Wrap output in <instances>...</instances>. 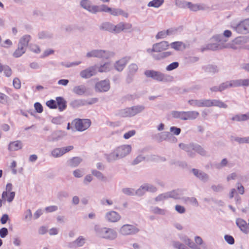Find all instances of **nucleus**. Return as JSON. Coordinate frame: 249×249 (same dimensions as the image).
I'll return each mask as SVG.
<instances>
[{
    "label": "nucleus",
    "mask_w": 249,
    "mask_h": 249,
    "mask_svg": "<svg viewBox=\"0 0 249 249\" xmlns=\"http://www.w3.org/2000/svg\"><path fill=\"white\" fill-rule=\"evenodd\" d=\"M96 235L100 238L113 240L117 237L116 231L112 229L106 227L101 228L98 225L94 227Z\"/></svg>",
    "instance_id": "nucleus-1"
},
{
    "label": "nucleus",
    "mask_w": 249,
    "mask_h": 249,
    "mask_svg": "<svg viewBox=\"0 0 249 249\" xmlns=\"http://www.w3.org/2000/svg\"><path fill=\"white\" fill-rule=\"evenodd\" d=\"M199 112L196 111H174L172 112V115L174 118L180 119L182 120L195 119L199 116Z\"/></svg>",
    "instance_id": "nucleus-2"
},
{
    "label": "nucleus",
    "mask_w": 249,
    "mask_h": 249,
    "mask_svg": "<svg viewBox=\"0 0 249 249\" xmlns=\"http://www.w3.org/2000/svg\"><path fill=\"white\" fill-rule=\"evenodd\" d=\"M71 124L77 131H83L90 126L91 121L89 119H75L72 122Z\"/></svg>",
    "instance_id": "nucleus-3"
},
{
    "label": "nucleus",
    "mask_w": 249,
    "mask_h": 249,
    "mask_svg": "<svg viewBox=\"0 0 249 249\" xmlns=\"http://www.w3.org/2000/svg\"><path fill=\"white\" fill-rule=\"evenodd\" d=\"M131 151V147L130 145H122L117 148L110 156L113 159L123 158L128 154Z\"/></svg>",
    "instance_id": "nucleus-4"
},
{
    "label": "nucleus",
    "mask_w": 249,
    "mask_h": 249,
    "mask_svg": "<svg viewBox=\"0 0 249 249\" xmlns=\"http://www.w3.org/2000/svg\"><path fill=\"white\" fill-rule=\"evenodd\" d=\"M170 44L167 41H163L153 45L152 49H147L148 53H152L154 52L160 53L167 50Z\"/></svg>",
    "instance_id": "nucleus-5"
},
{
    "label": "nucleus",
    "mask_w": 249,
    "mask_h": 249,
    "mask_svg": "<svg viewBox=\"0 0 249 249\" xmlns=\"http://www.w3.org/2000/svg\"><path fill=\"white\" fill-rule=\"evenodd\" d=\"M212 106H217L220 107L226 108L227 106L218 100H201L200 107H210Z\"/></svg>",
    "instance_id": "nucleus-6"
},
{
    "label": "nucleus",
    "mask_w": 249,
    "mask_h": 249,
    "mask_svg": "<svg viewBox=\"0 0 249 249\" xmlns=\"http://www.w3.org/2000/svg\"><path fill=\"white\" fill-rule=\"evenodd\" d=\"M139 230L136 227L129 224H125L121 227L120 232L124 235L136 234Z\"/></svg>",
    "instance_id": "nucleus-7"
},
{
    "label": "nucleus",
    "mask_w": 249,
    "mask_h": 249,
    "mask_svg": "<svg viewBox=\"0 0 249 249\" xmlns=\"http://www.w3.org/2000/svg\"><path fill=\"white\" fill-rule=\"evenodd\" d=\"M234 29L239 34H246L249 32V18L241 21Z\"/></svg>",
    "instance_id": "nucleus-8"
},
{
    "label": "nucleus",
    "mask_w": 249,
    "mask_h": 249,
    "mask_svg": "<svg viewBox=\"0 0 249 249\" xmlns=\"http://www.w3.org/2000/svg\"><path fill=\"white\" fill-rule=\"evenodd\" d=\"M144 74L146 77H151L157 81H162L166 79L164 75L159 71L147 70L144 72Z\"/></svg>",
    "instance_id": "nucleus-9"
},
{
    "label": "nucleus",
    "mask_w": 249,
    "mask_h": 249,
    "mask_svg": "<svg viewBox=\"0 0 249 249\" xmlns=\"http://www.w3.org/2000/svg\"><path fill=\"white\" fill-rule=\"evenodd\" d=\"M109 53L105 51L101 50H94L89 52L87 54L88 57H98V58H108L109 57Z\"/></svg>",
    "instance_id": "nucleus-10"
},
{
    "label": "nucleus",
    "mask_w": 249,
    "mask_h": 249,
    "mask_svg": "<svg viewBox=\"0 0 249 249\" xmlns=\"http://www.w3.org/2000/svg\"><path fill=\"white\" fill-rule=\"evenodd\" d=\"M110 84L108 80H103L95 85V89L99 92H106L109 90Z\"/></svg>",
    "instance_id": "nucleus-11"
},
{
    "label": "nucleus",
    "mask_w": 249,
    "mask_h": 249,
    "mask_svg": "<svg viewBox=\"0 0 249 249\" xmlns=\"http://www.w3.org/2000/svg\"><path fill=\"white\" fill-rule=\"evenodd\" d=\"M97 73L95 67H90L82 71L80 73V76L83 78H89Z\"/></svg>",
    "instance_id": "nucleus-12"
},
{
    "label": "nucleus",
    "mask_w": 249,
    "mask_h": 249,
    "mask_svg": "<svg viewBox=\"0 0 249 249\" xmlns=\"http://www.w3.org/2000/svg\"><path fill=\"white\" fill-rule=\"evenodd\" d=\"M121 218L120 214L114 211L108 212L106 214V219L110 222H116L120 220Z\"/></svg>",
    "instance_id": "nucleus-13"
},
{
    "label": "nucleus",
    "mask_w": 249,
    "mask_h": 249,
    "mask_svg": "<svg viewBox=\"0 0 249 249\" xmlns=\"http://www.w3.org/2000/svg\"><path fill=\"white\" fill-rule=\"evenodd\" d=\"M132 28V25L128 23L120 22L116 25H114L113 32L118 33L122 31L129 30Z\"/></svg>",
    "instance_id": "nucleus-14"
},
{
    "label": "nucleus",
    "mask_w": 249,
    "mask_h": 249,
    "mask_svg": "<svg viewBox=\"0 0 249 249\" xmlns=\"http://www.w3.org/2000/svg\"><path fill=\"white\" fill-rule=\"evenodd\" d=\"M23 143L21 141L17 140L10 142L8 145V150L10 152L16 151L22 149Z\"/></svg>",
    "instance_id": "nucleus-15"
},
{
    "label": "nucleus",
    "mask_w": 249,
    "mask_h": 249,
    "mask_svg": "<svg viewBox=\"0 0 249 249\" xmlns=\"http://www.w3.org/2000/svg\"><path fill=\"white\" fill-rule=\"evenodd\" d=\"M81 5L84 9L88 10L92 13H97V6L91 5L90 2L88 0H82L81 1Z\"/></svg>",
    "instance_id": "nucleus-16"
},
{
    "label": "nucleus",
    "mask_w": 249,
    "mask_h": 249,
    "mask_svg": "<svg viewBox=\"0 0 249 249\" xmlns=\"http://www.w3.org/2000/svg\"><path fill=\"white\" fill-rule=\"evenodd\" d=\"M236 223L243 232L247 233L249 231V226L245 220L240 218H237L236 220Z\"/></svg>",
    "instance_id": "nucleus-17"
},
{
    "label": "nucleus",
    "mask_w": 249,
    "mask_h": 249,
    "mask_svg": "<svg viewBox=\"0 0 249 249\" xmlns=\"http://www.w3.org/2000/svg\"><path fill=\"white\" fill-rule=\"evenodd\" d=\"M231 120L235 122H243L249 120V112L247 114H236L233 116Z\"/></svg>",
    "instance_id": "nucleus-18"
},
{
    "label": "nucleus",
    "mask_w": 249,
    "mask_h": 249,
    "mask_svg": "<svg viewBox=\"0 0 249 249\" xmlns=\"http://www.w3.org/2000/svg\"><path fill=\"white\" fill-rule=\"evenodd\" d=\"M186 5L190 10L195 12L202 10L204 9V7L203 5L195 4L191 2H187Z\"/></svg>",
    "instance_id": "nucleus-19"
},
{
    "label": "nucleus",
    "mask_w": 249,
    "mask_h": 249,
    "mask_svg": "<svg viewBox=\"0 0 249 249\" xmlns=\"http://www.w3.org/2000/svg\"><path fill=\"white\" fill-rule=\"evenodd\" d=\"M15 196L14 192H7V191H4L2 194L1 197L4 201L11 202L14 199Z\"/></svg>",
    "instance_id": "nucleus-20"
},
{
    "label": "nucleus",
    "mask_w": 249,
    "mask_h": 249,
    "mask_svg": "<svg viewBox=\"0 0 249 249\" xmlns=\"http://www.w3.org/2000/svg\"><path fill=\"white\" fill-rule=\"evenodd\" d=\"M56 106L58 107L60 111L64 110L67 107L66 102L64 99L60 97H57L56 99Z\"/></svg>",
    "instance_id": "nucleus-21"
},
{
    "label": "nucleus",
    "mask_w": 249,
    "mask_h": 249,
    "mask_svg": "<svg viewBox=\"0 0 249 249\" xmlns=\"http://www.w3.org/2000/svg\"><path fill=\"white\" fill-rule=\"evenodd\" d=\"M127 63V60L126 58H122L116 62L115 66V68L118 71H121L124 69Z\"/></svg>",
    "instance_id": "nucleus-22"
},
{
    "label": "nucleus",
    "mask_w": 249,
    "mask_h": 249,
    "mask_svg": "<svg viewBox=\"0 0 249 249\" xmlns=\"http://www.w3.org/2000/svg\"><path fill=\"white\" fill-rule=\"evenodd\" d=\"M31 39V36L30 35H25L20 38L18 44L19 45H21L26 48L28 46Z\"/></svg>",
    "instance_id": "nucleus-23"
},
{
    "label": "nucleus",
    "mask_w": 249,
    "mask_h": 249,
    "mask_svg": "<svg viewBox=\"0 0 249 249\" xmlns=\"http://www.w3.org/2000/svg\"><path fill=\"white\" fill-rule=\"evenodd\" d=\"M233 87L248 86H249V79H239L233 81Z\"/></svg>",
    "instance_id": "nucleus-24"
},
{
    "label": "nucleus",
    "mask_w": 249,
    "mask_h": 249,
    "mask_svg": "<svg viewBox=\"0 0 249 249\" xmlns=\"http://www.w3.org/2000/svg\"><path fill=\"white\" fill-rule=\"evenodd\" d=\"M26 48L21 45L18 44V48L15 50L13 53V56L15 57H19L24 54L26 52Z\"/></svg>",
    "instance_id": "nucleus-25"
},
{
    "label": "nucleus",
    "mask_w": 249,
    "mask_h": 249,
    "mask_svg": "<svg viewBox=\"0 0 249 249\" xmlns=\"http://www.w3.org/2000/svg\"><path fill=\"white\" fill-rule=\"evenodd\" d=\"M109 13L114 16H118L119 15H123L124 17L127 18L128 17V14L124 12L122 10L117 8H111L109 12Z\"/></svg>",
    "instance_id": "nucleus-26"
},
{
    "label": "nucleus",
    "mask_w": 249,
    "mask_h": 249,
    "mask_svg": "<svg viewBox=\"0 0 249 249\" xmlns=\"http://www.w3.org/2000/svg\"><path fill=\"white\" fill-rule=\"evenodd\" d=\"M3 71L5 75L7 77H10L12 75V70L11 68L6 65H3L0 63V72Z\"/></svg>",
    "instance_id": "nucleus-27"
},
{
    "label": "nucleus",
    "mask_w": 249,
    "mask_h": 249,
    "mask_svg": "<svg viewBox=\"0 0 249 249\" xmlns=\"http://www.w3.org/2000/svg\"><path fill=\"white\" fill-rule=\"evenodd\" d=\"M172 54V53L171 52H165L160 53L158 54H152V56L156 60H160L167 57L171 55Z\"/></svg>",
    "instance_id": "nucleus-28"
},
{
    "label": "nucleus",
    "mask_w": 249,
    "mask_h": 249,
    "mask_svg": "<svg viewBox=\"0 0 249 249\" xmlns=\"http://www.w3.org/2000/svg\"><path fill=\"white\" fill-rule=\"evenodd\" d=\"M164 0H152L148 2L147 6L148 7H153L158 8L164 3Z\"/></svg>",
    "instance_id": "nucleus-29"
},
{
    "label": "nucleus",
    "mask_w": 249,
    "mask_h": 249,
    "mask_svg": "<svg viewBox=\"0 0 249 249\" xmlns=\"http://www.w3.org/2000/svg\"><path fill=\"white\" fill-rule=\"evenodd\" d=\"M73 92L78 95H82L86 92V89L84 86L81 85L76 86L73 88Z\"/></svg>",
    "instance_id": "nucleus-30"
},
{
    "label": "nucleus",
    "mask_w": 249,
    "mask_h": 249,
    "mask_svg": "<svg viewBox=\"0 0 249 249\" xmlns=\"http://www.w3.org/2000/svg\"><path fill=\"white\" fill-rule=\"evenodd\" d=\"M192 171L196 177L201 179H205L208 178L207 174H205L204 173L199 172L197 169H193Z\"/></svg>",
    "instance_id": "nucleus-31"
},
{
    "label": "nucleus",
    "mask_w": 249,
    "mask_h": 249,
    "mask_svg": "<svg viewBox=\"0 0 249 249\" xmlns=\"http://www.w3.org/2000/svg\"><path fill=\"white\" fill-rule=\"evenodd\" d=\"M52 156L54 158H57L64 155L62 148H57L54 149L52 152Z\"/></svg>",
    "instance_id": "nucleus-32"
},
{
    "label": "nucleus",
    "mask_w": 249,
    "mask_h": 249,
    "mask_svg": "<svg viewBox=\"0 0 249 249\" xmlns=\"http://www.w3.org/2000/svg\"><path fill=\"white\" fill-rule=\"evenodd\" d=\"M142 190L144 191H149L151 192H154L156 191L157 189L155 187L149 185L148 184H145L143 186H142L140 188L139 190Z\"/></svg>",
    "instance_id": "nucleus-33"
},
{
    "label": "nucleus",
    "mask_w": 249,
    "mask_h": 249,
    "mask_svg": "<svg viewBox=\"0 0 249 249\" xmlns=\"http://www.w3.org/2000/svg\"><path fill=\"white\" fill-rule=\"evenodd\" d=\"M169 30L159 32L156 36V38L157 39L164 38L169 35Z\"/></svg>",
    "instance_id": "nucleus-34"
},
{
    "label": "nucleus",
    "mask_w": 249,
    "mask_h": 249,
    "mask_svg": "<svg viewBox=\"0 0 249 249\" xmlns=\"http://www.w3.org/2000/svg\"><path fill=\"white\" fill-rule=\"evenodd\" d=\"M114 25L110 22H106L102 24L101 28L105 30L113 32Z\"/></svg>",
    "instance_id": "nucleus-35"
},
{
    "label": "nucleus",
    "mask_w": 249,
    "mask_h": 249,
    "mask_svg": "<svg viewBox=\"0 0 249 249\" xmlns=\"http://www.w3.org/2000/svg\"><path fill=\"white\" fill-rule=\"evenodd\" d=\"M92 175L95 176L97 178L102 181H106V178L103 175V174L97 171V170H92L91 172Z\"/></svg>",
    "instance_id": "nucleus-36"
},
{
    "label": "nucleus",
    "mask_w": 249,
    "mask_h": 249,
    "mask_svg": "<svg viewBox=\"0 0 249 249\" xmlns=\"http://www.w3.org/2000/svg\"><path fill=\"white\" fill-rule=\"evenodd\" d=\"M81 161V159L78 157H74L70 160V166L73 167L77 166Z\"/></svg>",
    "instance_id": "nucleus-37"
},
{
    "label": "nucleus",
    "mask_w": 249,
    "mask_h": 249,
    "mask_svg": "<svg viewBox=\"0 0 249 249\" xmlns=\"http://www.w3.org/2000/svg\"><path fill=\"white\" fill-rule=\"evenodd\" d=\"M171 47L176 50H180L182 47L184 46V44L182 42L176 41L171 43Z\"/></svg>",
    "instance_id": "nucleus-38"
},
{
    "label": "nucleus",
    "mask_w": 249,
    "mask_h": 249,
    "mask_svg": "<svg viewBox=\"0 0 249 249\" xmlns=\"http://www.w3.org/2000/svg\"><path fill=\"white\" fill-rule=\"evenodd\" d=\"M85 242V239L82 236H79L74 241L73 243L76 247H81L84 245Z\"/></svg>",
    "instance_id": "nucleus-39"
},
{
    "label": "nucleus",
    "mask_w": 249,
    "mask_h": 249,
    "mask_svg": "<svg viewBox=\"0 0 249 249\" xmlns=\"http://www.w3.org/2000/svg\"><path fill=\"white\" fill-rule=\"evenodd\" d=\"M111 10V8L108 7L105 4H102L100 7L97 6V12H105L109 13Z\"/></svg>",
    "instance_id": "nucleus-40"
},
{
    "label": "nucleus",
    "mask_w": 249,
    "mask_h": 249,
    "mask_svg": "<svg viewBox=\"0 0 249 249\" xmlns=\"http://www.w3.org/2000/svg\"><path fill=\"white\" fill-rule=\"evenodd\" d=\"M233 81L231 82H227L226 83H224L221 84L219 87V90L222 91L224 90L225 89L228 88V87H233Z\"/></svg>",
    "instance_id": "nucleus-41"
},
{
    "label": "nucleus",
    "mask_w": 249,
    "mask_h": 249,
    "mask_svg": "<svg viewBox=\"0 0 249 249\" xmlns=\"http://www.w3.org/2000/svg\"><path fill=\"white\" fill-rule=\"evenodd\" d=\"M30 49L32 52L36 53H38L41 52L39 47L36 44H31L30 45Z\"/></svg>",
    "instance_id": "nucleus-42"
},
{
    "label": "nucleus",
    "mask_w": 249,
    "mask_h": 249,
    "mask_svg": "<svg viewBox=\"0 0 249 249\" xmlns=\"http://www.w3.org/2000/svg\"><path fill=\"white\" fill-rule=\"evenodd\" d=\"M152 212L155 214L164 215L165 214V211L164 209L158 207H154L152 209Z\"/></svg>",
    "instance_id": "nucleus-43"
},
{
    "label": "nucleus",
    "mask_w": 249,
    "mask_h": 249,
    "mask_svg": "<svg viewBox=\"0 0 249 249\" xmlns=\"http://www.w3.org/2000/svg\"><path fill=\"white\" fill-rule=\"evenodd\" d=\"M8 102V97L5 94L0 92V103L7 104Z\"/></svg>",
    "instance_id": "nucleus-44"
},
{
    "label": "nucleus",
    "mask_w": 249,
    "mask_h": 249,
    "mask_svg": "<svg viewBox=\"0 0 249 249\" xmlns=\"http://www.w3.org/2000/svg\"><path fill=\"white\" fill-rule=\"evenodd\" d=\"M46 105L50 108L55 109L57 108L56 102L53 100H50L46 102Z\"/></svg>",
    "instance_id": "nucleus-45"
},
{
    "label": "nucleus",
    "mask_w": 249,
    "mask_h": 249,
    "mask_svg": "<svg viewBox=\"0 0 249 249\" xmlns=\"http://www.w3.org/2000/svg\"><path fill=\"white\" fill-rule=\"evenodd\" d=\"M178 63L177 62H174L169 64L166 68L167 71H172L178 67Z\"/></svg>",
    "instance_id": "nucleus-46"
},
{
    "label": "nucleus",
    "mask_w": 249,
    "mask_h": 249,
    "mask_svg": "<svg viewBox=\"0 0 249 249\" xmlns=\"http://www.w3.org/2000/svg\"><path fill=\"white\" fill-rule=\"evenodd\" d=\"M13 85L16 89H19L21 88V82L18 78H15L13 79Z\"/></svg>",
    "instance_id": "nucleus-47"
},
{
    "label": "nucleus",
    "mask_w": 249,
    "mask_h": 249,
    "mask_svg": "<svg viewBox=\"0 0 249 249\" xmlns=\"http://www.w3.org/2000/svg\"><path fill=\"white\" fill-rule=\"evenodd\" d=\"M34 107L36 111L39 113L42 112L43 110L41 104L38 102L35 103Z\"/></svg>",
    "instance_id": "nucleus-48"
},
{
    "label": "nucleus",
    "mask_w": 249,
    "mask_h": 249,
    "mask_svg": "<svg viewBox=\"0 0 249 249\" xmlns=\"http://www.w3.org/2000/svg\"><path fill=\"white\" fill-rule=\"evenodd\" d=\"M136 134V131L134 130L129 131L128 132L125 133L124 135V138L125 139H128L130 137L133 136Z\"/></svg>",
    "instance_id": "nucleus-49"
},
{
    "label": "nucleus",
    "mask_w": 249,
    "mask_h": 249,
    "mask_svg": "<svg viewBox=\"0 0 249 249\" xmlns=\"http://www.w3.org/2000/svg\"><path fill=\"white\" fill-rule=\"evenodd\" d=\"M184 242L190 248L194 249H200L199 248H195L196 246L194 243L191 240V239L187 238L184 240Z\"/></svg>",
    "instance_id": "nucleus-50"
},
{
    "label": "nucleus",
    "mask_w": 249,
    "mask_h": 249,
    "mask_svg": "<svg viewBox=\"0 0 249 249\" xmlns=\"http://www.w3.org/2000/svg\"><path fill=\"white\" fill-rule=\"evenodd\" d=\"M226 241L230 245H232L234 243V239L231 235H226L224 236Z\"/></svg>",
    "instance_id": "nucleus-51"
},
{
    "label": "nucleus",
    "mask_w": 249,
    "mask_h": 249,
    "mask_svg": "<svg viewBox=\"0 0 249 249\" xmlns=\"http://www.w3.org/2000/svg\"><path fill=\"white\" fill-rule=\"evenodd\" d=\"M188 103L193 106H196L200 107V100H190L188 101Z\"/></svg>",
    "instance_id": "nucleus-52"
},
{
    "label": "nucleus",
    "mask_w": 249,
    "mask_h": 249,
    "mask_svg": "<svg viewBox=\"0 0 249 249\" xmlns=\"http://www.w3.org/2000/svg\"><path fill=\"white\" fill-rule=\"evenodd\" d=\"M129 72L132 74L137 71L138 70V66L137 65L132 64L129 66Z\"/></svg>",
    "instance_id": "nucleus-53"
},
{
    "label": "nucleus",
    "mask_w": 249,
    "mask_h": 249,
    "mask_svg": "<svg viewBox=\"0 0 249 249\" xmlns=\"http://www.w3.org/2000/svg\"><path fill=\"white\" fill-rule=\"evenodd\" d=\"M175 210L179 213H183L185 212V208L179 205H177L175 206Z\"/></svg>",
    "instance_id": "nucleus-54"
},
{
    "label": "nucleus",
    "mask_w": 249,
    "mask_h": 249,
    "mask_svg": "<svg viewBox=\"0 0 249 249\" xmlns=\"http://www.w3.org/2000/svg\"><path fill=\"white\" fill-rule=\"evenodd\" d=\"M8 234V230L6 228H2L0 229V236L4 238Z\"/></svg>",
    "instance_id": "nucleus-55"
},
{
    "label": "nucleus",
    "mask_w": 249,
    "mask_h": 249,
    "mask_svg": "<svg viewBox=\"0 0 249 249\" xmlns=\"http://www.w3.org/2000/svg\"><path fill=\"white\" fill-rule=\"evenodd\" d=\"M57 209L56 206H50L45 208V211L48 213H51L56 211Z\"/></svg>",
    "instance_id": "nucleus-56"
},
{
    "label": "nucleus",
    "mask_w": 249,
    "mask_h": 249,
    "mask_svg": "<svg viewBox=\"0 0 249 249\" xmlns=\"http://www.w3.org/2000/svg\"><path fill=\"white\" fill-rule=\"evenodd\" d=\"M173 245L177 249H185V246L178 242H174Z\"/></svg>",
    "instance_id": "nucleus-57"
},
{
    "label": "nucleus",
    "mask_w": 249,
    "mask_h": 249,
    "mask_svg": "<svg viewBox=\"0 0 249 249\" xmlns=\"http://www.w3.org/2000/svg\"><path fill=\"white\" fill-rule=\"evenodd\" d=\"M170 131L175 135H178L180 134L181 130L179 128L172 126L170 128Z\"/></svg>",
    "instance_id": "nucleus-58"
},
{
    "label": "nucleus",
    "mask_w": 249,
    "mask_h": 249,
    "mask_svg": "<svg viewBox=\"0 0 249 249\" xmlns=\"http://www.w3.org/2000/svg\"><path fill=\"white\" fill-rule=\"evenodd\" d=\"M73 175L76 178H81L83 176L82 172L79 170L77 169L73 171Z\"/></svg>",
    "instance_id": "nucleus-59"
},
{
    "label": "nucleus",
    "mask_w": 249,
    "mask_h": 249,
    "mask_svg": "<svg viewBox=\"0 0 249 249\" xmlns=\"http://www.w3.org/2000/svg\"><path fill=\"white\" fill-rule=\"evenodd\" d=\"M107 65H108L107 64H105L103 66H101L99 68L98 71L101 72L107 71L109 69Z\"/></svg>",
    "instance_id": "nucleus-60"
},
{
    "label": "nucleus",
    "mask_w": 249,
    "mask_h": 249,
    "mask_svg": "<svg viewBox=\"0 0 249 249\" xmlns=\"http://www.w3.org/2000/svg\"><path fill=\"white\" fill-rule=\"evenodd\" d=\"M237 141L241 143H249V137L245 138H238Z\"/></svg>",
    "instance_id": "nucleus-61"
},
{
    "label": "nucleus",
    "mask_w": 249,
    "mask_h": 249,
    "mask_svg": "<svg viewBox=\"0 0 249 249\" xmlns=\"http://www.w3.org/2000/svg\"><path fill=\"white\" fill-rule=\"evenodd\" d=\"M237 190L238 191V193L241 194L243 195L244 193V187L243 185L240 184L239 183H237Z\"/></svg>",
    "instance_id": "nucleus-62"
},
{
    "label": "nucleus",
    "mask_w": 249,
    "mask_h": 249,
    "mask_svg": "<svg viewBox=\"0 0 249 249\" xmlns=\"http://www.w3.org/2000/svg\"><path fill=\"white\" fill-rule=\"evenodd\" d=\"M64 154L72 150L73 149V146L72 145L68 146L62 148Z\"/></svg>",
    "instance_id": "nucleus-63"
},
{
    "label": "nucleus",
    "mask_w": 249,
    "mask_h": 249,
    "mask_svg": "<svg viewBox=\"0 0 249 249\" xmlns=\"http://www.w3.org/2000/svg\"><path fill=\"white\" fill-rule=\"evenodd\" d=\"M92 180V177L90 175H87L84 180V182L85 184L90 182Z\"/></svg>",
    "instance_id": "nucleus-64"
}]
</instances>
